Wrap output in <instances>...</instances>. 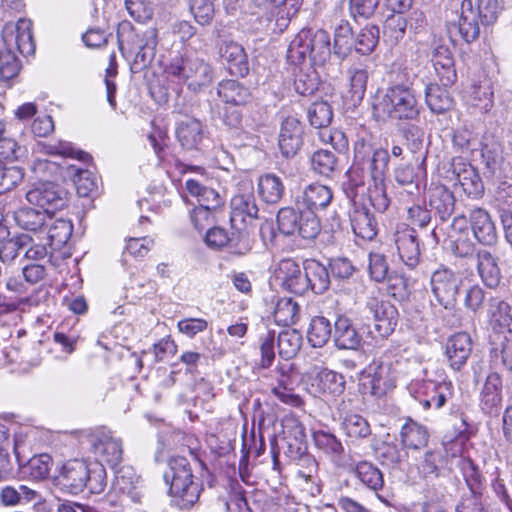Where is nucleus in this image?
Returning <instances> with one entry per match:
<instances>
[{"instance_id": "obj_18", "label": "nucleus", "mask_w": 512, "mask_h": 512, "mask_svg": "<svg viewBox=\"0 0 512 512\" xmlns=\"http://www.w3.org/2000/svg\"><path fill=\"white\" fill-rule=\"evenodd\" d=\"M395 244L403 263L414 268L420 260V247L416 231L413 228L398 230L395 234Z\"/></svg>"}, {"instance_id": "obj_5", "label": "nucleus", "mask_w": 512, "mask_h": 512, "mask_svg": "<svg viewBox=\"0 0 512 512\" xmlns=\"http://www.w3.org/2000/svg\"><path fill=\"white\" fill-rule=\"evenodd\" d=\"M397 371L391 361H373L362 373L360 386L364 394L382 397L396 386Z\"/></svg>"}, {"instance_id": "obj_29", "label": "nucleus", "mask_w": 512, "mask_h": 512, "mask_svg": "<svg viewBox=\"0 0 512 512\" xmlns=\"http://www.w3.org/2000/svg\"><path fill=\"white\" fill-rule=\"evenodd\" d=\"M305 291L311 288L316 294H322L330 285L329 273L324 265L316 260L304 263Z\"/></svg>"}, {"instance_id": "obj_39", "label": "nucleus", "mask_w": 512, "mask_h": 512, "mask_svg": "<svg viewBox=\"0 0 512 512\" xmlns=\"http://www.w3.org/2000/svg\"><path fill=\"white\" fill-rule=\"evenodd\" d=\"M48 240L50 241V246H53L54 249H60L64 246L73 232V225L70 221L66 219H53L48 220Z\"/></svg>"}, {"instance_id": "obj_60", "label": "nucleus", "mask_w": 512, "mask_h": 512, "mask_svg": "<svg viewBox=\"0 0 512 512\" xmlns=\"http://www.w3.org/2000/svg\"><path fill=\"white\" fill-rule=\"evenodd\" d=\"M502 8V0H477L476 14L482 24L489 25L497 20Z\"/></svg>"}, {"instance_id": "obj_58", "label": "nucleus", "mask_w": 512, "mask_h": 512, "mask_svg": "<svg viewBox=\"0 0 512 512\" xmlns=\"http://www.w3.org/2000/svg\"><path fill=\"white\" fill-rule=\"evenodd\" d=\"M320 231L321 223L317 215L311 211L302 212L296 233L305 240H313Z\"/></svg>"}, {"instance_id": "obj_52", "label": "nucleus", "mask_w": 512, "mask_h": 512, "mask_svg": "<svg viewBox=\"0 0 512 512\" xmlns=\"http://www.w3.org/2000/svg\"><path fill=\"white\" fill-rule=\"evenodd\" d=\"M301 213L293 207H283L277 213V226L279 231L285 236L296 234Z\"/></svg>"}, {"instance_id": "obj_4", "label": "nucleus", "mask_w": 512, "mask_h": 512, "mask_svg": "<svg viewBox=\"0 0 512 512\" xmlns=\"http://www.w3.org/2000/svg\"><path fill=\"white\" fill-rule=\"evenodd\" d=\"M166 72L179 81L187 82L188 87L193 90L207 86L213 81V69L210 64L188 52L174 58Z\"/></svg>"}, {"instance_id": "obj_16", "label": "nucleus", "mask_w": 512, "mask_h": 512, "mask_svg": "<svg viewBox=\"0 0 512 512\" xmlns=\"http://www.w3.org/2000/svg\"><path fill=\"white\" fill-rule=\"evenodd\" d=\"M302 134V124L296 117L289 116L283 120L279 135V148L285 157L297 154L303 144Z\"/></svg>"}, {"instance_id": "obj_63", "label": "nucleus", "mask_w": 512, "mask_h": 512, "mask_svg": "<svg viewBox=\"0 0 512 512\" xmlns=\"http://www.w3.org/2000/svg\"><path fill=\"white\" fill-rule=\"evenodd\" d=\"M139 483L138 478L136 481H130L125 475H117L115 489L122 494V497H127L131 499L132 502L138 503L143 496Z\"/></svg>"}, {"instance_id": "obj_40", "label": "nucleus", "mask_w": 512, "mask_h": 512, "mask_svg": "<svg viewBox=\"0 0 512 512\" xmlns=\"http://www.w3.org/2000/svg\"><path fill=\"white\" fill-rule=\"evenodd\" d=\"M379 38V27L376 25H366L355 36L353 50L361 55H369L378 45Z\"/></svg>"}, {"instance_id": "obj_3", "label": "nucleus", "mask_w": 512, "mask_h": 512, "mask_svg": "<svg viewBox=\"0 0 512 512\" xmlns=\"http://www.w3.org/2000/svg\"><path fill=\"white\" fill-rule=\"evenodd\" d=\"M376 109H380L391 120L413 121L420 114V105L415 91L401 81L390 83Z\"/></svg>"}, {"instance_id": "obj_17", "label": "nucleus", "mask_w": 512, "mask_h": 512, "mask_svg": "<svg viewBox=\"0 0 512 512\" xmlns=\"http://www.w3.org/2000/svg\"><path fill=\"white\" fill-rule=\"evenodd\" d=\"M469 231L471 230L474 238L483 245H493L497 241V232L495 225L489 213L476 208L469 215Z\"/></svg>"}, {"instance_id": "obj_24", "label": "nucleus", "mask_w": 512, "mask_h": 512, "mask_svg": "<svg viewBox=\"0 0 512 512\" xmlns=\"http://www.w3.org/2000/svg\"><path fill=\"white\" fill-rule=\"evenodd\" d=\"M176 138L186 150L197 149L204 137L202 123L195 118H185L176 124Z\"/></svg>"}, {"instance_id": "obj_7", "label": "nucleus", "mask_w": 512, "mask_h": 512, "mask_svg": "<svg viewBox=\"0 0 512 512\" xmlns=\"http://www.w3.org/2000/svg\"><path fill=\"white\" fill-rule=\"evenodd\" d=\"M432 292L440 305L452 308L457 300L461 278L451 269L441 266L430 279Z\"/></svg>"}, {"instance_id": "obj_35", "label": "nucleus", "mask_w": 512, "mask_h": 512, "mask_svg": "<svg viewBox=\"0 0 512 512\" xmlns=\"http://www.w3.org/2000/svg\"><path fill=\"white\" fill-rule=\"evenodd\" d=\"M217 93L223 101L234 106L243 105L250 99L249 90L236 80L220 82Z\"/></svg>"}, {"instance_id": "obj_49", "label": "nucleus", "mask_w": 512, "mask_h": 512, "mask_svg": "<svg viewBox=\"0 0 512 512\" xmlns=\"http://www.w3.org/2000/svg\"><path fill=\"white\" fill-rule=\"evenodd\" d=\"M316 380L318 381L319 389L323 393L338 395L344 391V377L332 370L322 369L318 372Z\"/></svg>"}, {"instance_id": "obj_42", "label": "nucleus", "mask_w": 512, "mask_h": 512, "mask_svg": "<svg viewBox=\"0 0 512 512\" xmlns=\"http://www.w3.org/2000/svg\"><path fill=\"white\" fill-rule=\"evenodd\" d=\"M312 437L316 448L330 456L332 459L341 458L344 452V447L334 434L318 430L313 432Z\"/></svg>"}, {"instance_id": "obj_48", "label": "nucleus", "mask_w": 512, "mask_h": 512, "mask_svg": "<svg viewBox=\"0 0 512 512\" xmlns=\"http://www.w3.org/2000/svg\"><path fill=\"white\" fill-rule=\"evenodd\" d=\"M341 427L349 438L362 439L371 434V428L367 420L358 414H350L344 417Z\"/></svg>"}, {"instance_id": "obj_31", "label": "nucleus", "mask_w": 512, "mask_h": 512, "mask_svg": "<svg viewBox=\"0 0 512 512\" xmlns=\"http://www.w3.org/2000/svg\"><path fill=\"white\" fill-rule=\"evenodd\" d=\"M52 220V215L44 210L24 207L15 212V221L19 227L32 232H40Z\"/></svg>"}, {"instance_id": "obj_10", "label": "nucleus", "mask_w": 512, "mask_h": 512, "mask_svg": "<svg viewBox=\"0 0 512 512\" xmlns=\"http://www.w3.org/2000/svg\"><path fill=\"white\" fill-rule=\"evenodd\" d=\"M419 386L415 391V398L419 404L425 409H441L454 394L453 385L451 382H434L424 381L417 383Z\"/></svg>"}, {"instance_id": "obj_59", "label": "nucleus", "mask_w": 512, "mask_h": 512, "mask_svg": "<svg viewBox=\"0 0 512 512\" xmlns=\"http://www.w3.org/2000/svg\"><path fill=\"white\" fill-rule=\"evenodd\" d=\"M42 150L46 154L77 158L83 162L90 159V155L88 153L84 151H76L71 143L65 141H56L54 143L43 144Z\"/></svg>"}, {"instance_id": "obj_54", "label": "nucleus", "mask_w": 512, "mask_h": 512, "mask_svg": "<svg viewBox=\"0 0 512 512\" xmlns=\"http://www.w3.org/2000/svg\"><path fill=\"white\" fill-rule=\"evenodd\" d=\"M310 124L315 128L328 127L333 118L331 106L326 101L314 102L307 112Z\"/></svg>"}, {"instance_id": "obj_1", "label": "nucleus", "mask_w": 512, "mask_h": 512, "mask_svg": "<svg viewBox=\"0 0 512 512\" xmlns=\"http://www.w3.org/2000/svg\"><path fill=\"white\" fill-rule=\"evenodd\" d=\"M164 479L169 484L172 502L179 509H190L199 500L202 485L194 480L190 463L185 457L178 456L169 460Z\"/></svg>"}, {"instance_id": "obj_19", "label": "nucleus", "mask_w": 512, "mask_h": 512, "mask_svg": "<svg viewBox=\"0 0 512 512\" xmlns=\"http://www.w3.org/2000/svg\"><path fill=\"white\" fill-rule=\"evenodd\" d=\"M472 352V340L469 334L461 332L452 335L446 344V356L453 370H460Z\"/></svg>"}, {"instance_id": "obj_43", "label": "nucleus", "mask_w": 512, "mask_h": 512, "mask_svg": "<svg viewBox=\"0 0 512 512\" xmlns=\"http://www.w3.org/2000/svg\"><path fill=\"white\" fill-rule=\"evenodd\" d=\"M454 203L453 194L444 187L434 189L429 200L430 207L438 213L442 221L451 216L454 210Z\"/></svg>"}, {"instance_id": "obj_12", "label": "nucleus", "mask_w": 512, "mask_h": 512, "mask_svg": "<svg viewBox=\"0 0 512 512\" xmlns=\"http://www.w3.org/2000/svg\"><path fill=\"white\" fill-rule=\"evenodd\" d=\"M219 56L232 75L244 77L249 73L245 49L233 40H223L218 46Z\"/></svg>"}, {"instance_id": "obj_61", "label": "nucleus", "mask_w": 512, "mask_h": 512, "mask_svg": "<svg viewBox=\"0 0 512 512\" xmlns=\"http://www.w3.org/2000/svg\"><path fill=\"white\" fill-rule=\"evenodd\" d=\"M129 15L137 22L145 23L153 17V7L148 0H125Z\"/></svg>"}, {"instance_id": "obj_32", "label": "nucleus", "mask_w": 512, "mask_h": 512, "mask_svg": "<svg viewBox=\"0 0 512 512\" xmlns=\"http://www.w3.org/2000/svg\"><path fill=\"white\" fill-rule=\"evenodd\" d=\"M437 84H429L425 89V101L428 108L436 114H442L451 109L453 99L445 88Z\"/></svg>"}, {"instance_id": "obj_21", "label": "nucleus", "mask_w": 512, "mask_h": 512, "mask_svg": "<svg viewBox=\"0 0 512 512\" xmlns=\"http://www.w3.org/2000/svg\"><path fill=\"white\" fill-rule=\"evenodd\" d=\"M276 278L281 282L284 289L295 293L305 292V278L299 264L293 259H283L277 269Z\"/></svg>"}, {"instance_id": "obj_33", "label": "nucleus", "mask_w": 512, "mask_h": 512, "mask_svg": "<svg viewBox=\"0 0 512 512\" xmlns=\"http://www.w3.org/2000/svg\"><path fill=\"white\" fill-rule=\"evenodd\" d=\"M400 439L404 447L418 450L427 445L429 433L424 426L409 421L402 426Z\"/></svg>"}, {"instance_id": "obj_8", "label": "nucleus", "mask_w": 512, "mask_h": 512, "mask_svg": "<svg viewBox=\"0 0 512 512\" xmlns=\"http://www.w3.org/2000/svg\"><path fill=\"white\" fill-rule=\"evenodd\" d=\"M447 33L453 43H457L459 40L471 43L479 38L480 25L471 0L462 1L458 22L448 23Z\"/></svg>"}, {"instance_id": "obj_50", "label": "nucleus", "mask_w": 512, "mask_h": 512, "mask_svg": "<svg viewBox=\"0 0 512 512\" xmlns=\"http://www.w3.org/2000/svg\"><path fill=\"white\" fill-rule=\"evenodd\" d=\"M32 238L27 234H21L5 241L0 248V260L3 263H11L19 252L27 248Z\"/></svg>"}, {"instance_id": "obj_38", "label": "nucleus", "mask_w": 512, "mask_h": 512, "mask_svg": "<svg viewBox=\"0 0 512 512\" xmlns=\"http://www.w3.org/2000/svg\"><path fill=\"white\" fill-rule=\"evenodd\" d=\"M303 342L302 335L294 329L283 330L278 334L277 346L280 357L292 359L301 349Z\"/></svg>"}, {"instance_id": "obj_6", "label": "nucleus", "mask_w": 512, "mask_h": 512, "mask_svg": "<svg viewBox=\"0 0 512 512\" xmlns=\"http://www.w3.org/2000/svg\"><path fill=\"white\" fill-rule=\"evenodd\" d=\"M389 153L386 149H373L363 139L355 142L354 163L363 171H367L374 183H381L389 163Z\"/></svg>"}, {"instance_id": "obj_13", "label": "nucleus", "mask_w": 512, "mask_h": 512, "mask_svg": "<svg viewBox=\"0 0 512 512\" xmlns=\"http://www.w3.org/2000/svg\"><path fill=\"white\" fill-rule=\"evenodd\" d=\"M94 453L100 462H106L112 468L117 467L123 459L122 441L114 437L109 431H102L95 435L93 440Z\"/></svg>"}, {"instance_id": "obj_55", "label": "nucleus", "mask_w": 512, "mask_h": 512, "mask_svg": "<svg viewBox=\"0 0 512 512\" xmlns=\"http://www.w3.org/2000/svg\"><path fill=\"white\" fill-rule=\"evenodd\" d=\"M319 86V78L315 70L309 68L307 71L300 70L294 80L295 91L302 96H311Z\"/></svg>"}, {"instance_id": "obj_9", "label": "nucleus", "mask_w": 512, "mask_h": 512, "mask_svg": "<svg viewBox=\"0 0 512 512\" xmlns=\"http://www.w3.org/2000/svg\"><path fill=\"white\" fill-rule=\"evenodd\" d=\"M26 199L30 204L43 208L50 215L67 205L66 192L50 181L35 185L26 193Z\"/></svg>"}, {"instance_id": "obj_64", "label": "nucleus", "mask_w": 512, "mask_h": 512, "mask_svg": "<svg viewBox=\"0 0 512 512\" xmlns=\"http://www.w3.org/2000/svg\"><path fill=\"white\" fill-rule=\"evenodd\" d=\"M456 512H486L482 493L476 490L464 493L456 506Z\"/></svg>"}, {"instance_id": "obj_25", "label": "nucleus", "mask_w": 512, "mask_h": 512, "mask_svg": "<svg viewBox=\"0 0 512 512\" xmlns=\"http://www.w3.org/2000/svg\"><path fill=\"white\" fill-rule=\"evenodd\" d=\"M431 61L443 86H450L455 83L457 74L454 58L448 47L437 46L433 51Z\"/></svg>"}, {"instance_id": "obj_20", "label": "nucleus", "mask_w": 512, "mask_h": 512, "mask_svg": "<svg viewBox=\"0 0 512 512\" xmlns=\"http://www.w3.org/2000/svg\"><path fill=\"white\" fill-rule=\"evenodd\" d=\"M350 223L354 234L363 240L371 241L378 233V223L364 205H354L350 212Z\"/></svg>"}, {"instance_id": "obj_2", "label": "nucleus", "mask_w": 512, "mask_h": 512, "mask_svg": "<svg viewBox=\"0 0 512 512\" xmlns=\"http://www.w3.org/2000/svg\"><path fill=\"white\" fill-rule=\"evenodd\" d=\"M331 55L329 34L322 29H302L290 42L287 59L297 65L307 57L313 65L324 64Z\"/></svg>"}, {"instance_id": "obj_41", "label": "nucleus", "mask_w": 512, "mask_h": 512, "mask_svg": "<svg viewBox=\"0 0 512 512\" xmlns=\"http://www.w3.org/2000/svg\"><path fill=\"white\" fill-rule=\"evenodd\" d=\"M273 316L278 325H293L299 319L300 306L292 298H281L276 303Z\"/></svg>"}, {"instance_id": "obj_51", "label": "nucleus", "mask_w": 512, "mask_h": 512, "mask_svg": "<svg viewBox=\"0 0 512 512\" xmlns=\"http://www.w3.org/2000/svg\"><path fill=\"white\" fill-rule=\"evenodd\" d=\"M395 181L413 195L419 192V174L412 165L402 164L394 170Z\"/></svg>"}, {"instance_id": "obj_27", "label": "nucleus", "mask_w": 512, "mask_h": 512, "mask_svg": "<svg viewBox=\"0 0 512 512\" xmlns=\"http://www.w3.org/2000/svg\"><path fill=\"white\" fill-rule=\"evenodd\" d=\"M347 79L348 90L346 92V98L353 106H357L362 102L365 96L368 71L360 64L353 65L347 71Z\"/></svg>"}, {"instance_id": "obj_28", "label": "nucleus", "mask_w": 512, "mask_h": 512, "mask_svg": "<svg viewBox=\"0 0 512 512\" xmlns=\"http://www.w3.org/2000/svg\"><path fill=\"white\" fill-rule=\"evenodd\" d=\"M258 206L252 192L236 194L231 199V217L232 226L238 221L245 222L246 217L250 219L258 218Z\"/></svg>"}, {"instance_id": "obj_37", "label": "nucleus", "mask_w": 512, "mask_h": 512, "mask_svg": "<svg viewBox=\"0 0 512 512\" xmlns=\"http://www.w3.org/2000/svg\"><path fill=\"white\" fill-rule=\"evenodd\" d=\"M488 316L494 330L510 329L512 316L507 302L499 298H490Z\"/></svg>"}, {"instance_id": "obj_45", "label": "nucleus", "mask_w": 512, "mask_h": 512, "mask_svg": "<svg viewBox=\"0 0 512 512\" xmlns=\"http://www.w3.org/2000/svg\"><path fill=\"white\" fill-rule=\"evenodd\" d=\"M355 473L357 478L369 489L378 491L384 485L381 471L373 464L363 461L356 465Z\"/></svg>"}, {"instance_id": "obj_46", "label": "nucleus", "mask_w": 512, "mask_h": 512, "mask_svg": "<svg viewBox=\"0 0 512 512\" xmlns=\"http://www.w3.org/2000/svg\"><path fill=\"white\" fill-rule=\"evenodd\" d=\"M85 488L92 494L102 493L107 486L106 469L100 461L88 462Z\"/></svg>"}, {"instance_id": "obj_44", "label": "nucleus", "mask_w": 512, "mask_h": 512, "mask_svg": "<svg viewBox=\"0 0 512 512\" xmlns=\"http://www.w3.org/2000/svg\"><path fill=\"white\" fill-rule=\"evenodd\" d=\"M332 334L330 321L323 316L312 318L307 332V338L313 347H322L330 339Z\"/></svg>"}, {"instance_id": "obj_14", "label": "nucleus", "mask_w": 512, "mask_h": 512, "mask_svg": "<svg viewBox=\"0 0 512 512\" xmlns=\"http://www.w3.org/2000/svg\"><path fill=\"white\" fill-rule=\"evenodd\" d=\"M468 220L461 215L455 217L451 223L450 249L454 255L462 258L473 257L478 251L469 237Z\"/></svg>"}, {"instance_id": "obj_57", "label": "nucleus", "mask_w": 512, "mask_h": 512, "mask_svg": "<svg viewBox=\"0 0 512 512\" xmlns=\"http://www.w3.org/2000/svg\"><path fill=\"white\" fill-rule=\"evenodd\" d=\"M65 168L71 170V174L74 176L73 181L76 185L77 193L80 196L87 197L96 190V182L91 178V173L89 171L68 163H65Z\"/></svg>"}, {"instance_id": "obj_34", "label": "nucleus", "mask_w": 512, "mask_h": 512, "mask_svg": "<svg viewBox=\"0 0 512 512\" xmlns=\"http://www.w3.org/2000/svg\"><path fill=\"white\" fill-rule=\"evenodd\" d=\"M354 38L349 21L341 19L334 29V53L340 58H345L353 50Z\"/></svg>"}, {"instance_id": "obj_53", "label": "nucleus", "mask_w": 512, "mask_h": 512, "mask_svg": "<svg viewBox=\"0 0 512 512\" xmlns=\"http://www.w3.org/2000/svg\"><path fill=\"white\" fill-rule=\"evenodd\" d=\"M189 10L199 25H209L216 12L215 0H189Z\"/></svg>"}, {"instance_id": "obj_23", "label": "nucleus", "mask_w": 512, "mask_h": 512, "mask_svg": "<svg viewBox=\"0 0 512 512\" xmlns=\"http://www.w3.org/2000/svg\"><path fill=\"white\" fill-rule=\"evenodd\" d=\"M333 341L338 349L357 350L362 337L349 318L339 316L334 324Z\"/></svg>"}, {"instance_id": "obj_62", "label": "nucleus", "mask_w": 512, "mask_h": 512, "mask_svg": "<svg viewBox=\"0 0 512 512\" xmlns=\"http://www.w3.org/2000/svg\"><path fill=\"white\" fill-rule=\"evenodd\" d=\"M491 356L494 359L501 358L503 366L512 371V330L508 329L503 335L500 344L491 349Z\"/></svg>"}, {"instance_id": "obj_11", "label": "nucleus", "mask_w": 512, "mask_h": 512, "mask_svg": "<svg viewBox=\"0 0 512 512\" xmlns=\"http://www.w3.org/2000/svg\"><path fill=\"white\" fill-rule=\"evenodd\" d=\"M87 465V461L78 459L65 463L57 476L58 485L71 494L82 492L85 489L86 475L89 471Z\"/></svg>"}, {"instance_id": "obj_47", "label": "nucleus", "mask_w": 512, "mask_h": 512, "mask_svg": "<svg viewBox=\"0 0 512 512\" xmlns=\"http://www.w3.org/2000/svg\"><path fill=\"white\" fill-rule=\"evenodd\" d=\"M338 159L335 154L329 150L321 149L313 153L311 157L312 170L322 176L329 177L336 171Z\"/></svg>"}, {"instance_id": "obj_15", "label": "nucleus", "mask_w": 512, "mask_h": 512, "mask_svg": "<svg viewBox=\"0 0 512 512\" xmlns=\"http://www.w3.org/2000/svg\"><path fill=\"white\" fill-rule=\"evenodd\" d=\"M503 401V382L498 372H490L485 379L481 393L480 406L486 414H496Z\"/></svg>"}, {"instance_id": "obj_36", "label": "nucleus", "mask_w": 512, "mask_h": 512, "mask_svg": "<svg viewBox=\"0 0 512 512\" xmlns=\"http://www.w3.org/2000/svg\"><path fill=\"white\" fill-rule=\"evenodd\" d=\"M456 180L463 192L469 197L477 198L481 196L484 191L482 180L471 165L459 169V171L456 172Z\"/></svg>"}, {"instance_id": "obj_30", "label": "nucleus", "mask_w": 512, "mask_h": 512, "mask_svg": "<svg viewBox=\"0 0 512 512\" xmlns=\"http://www.w3.org/2000/svg\"><path fill=\"white\" fill-rule=\"evenodd\" d=\"M477 270L486 286L493 288L500 282V269L497 259L485 249H479L476 254Z\"/></svg>"}, {"instance_id": "obj_26", "label": "nucleus", "mask_w": 512, "mask_h": 512, "mask_svg": "<svg viewBox=\"0 0 512 512\" xmlns=\"http://www.w3.org/2000/svg\"><path fill=\"white\" fill-rule=\"evenodd\" d=\"M257 193L266 204L276 205L285 195L283 179L275 173H264L257 180Z\"/></svg>"}, {"instance_id": "obj_56", "label": "nucleus", "mask_w": 512, "mask_h": 512, "mask_svg": "<svg viewBox=\"0 0 512 512\" xmlns=\"http://www.w3.org/2000/svg\"><path fill=\"white\" fill-rule=\"evenodd\" d=\"M52 459L48 454H40L32 457L24 466L25 472L29 474L33 480L46 479L51 470Z\"/></svg>"}, {"instance_id": "obj_22", "label": "nucleus", "mask_w": 512, "mask_h": 512, "mask_svg": "<svg viewBox=\"0 0 512 512\" xmlns=\"http://www.w3.org/2000/svg\"><path fill=\"white\" fill-rule=\"evenodd\" d=\"M333 199L332 190L325 185L313 183L304 188L298 198V204L308 211L316 212L326 209Z\"/></svg>"}]
</instances>
